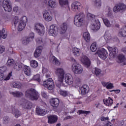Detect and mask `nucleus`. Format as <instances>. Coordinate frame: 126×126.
I'll return each mask as SVG.
<instances>
[{
	"label": "nucleus",
	"instance_id": "423d86ee",
	"mask_svg": "<svg viewBox=\"0 0 126 126\" xmlns=\"http://www.w3.org/2000/svg\"><path fill=\"white\" fill-rule=\"evenodd\" d=\"M71 69L75 74H81L83 71V68L80 64L74 63L72 65Z\"/></svg>",
	"mask_w": 126,
	"mask_h": 126
},
{
	"label": "nucleus",
	"instance_id": "37998d69",
	"mask_svg": "<svg viewBox=\"0 0 126 126\" xmlns=\"http://www.w3.org/2000/svg\"><path fill=\"white\" fill-rule=\"evenodd\" d=\"M30 63L32 67H33V68H36L38 67V62L36 61V60H32Z\"/></svg>",
	"mask_w": 126,
	"mask_h": 126
},
{
	"label": "nucleus",
	"instance_id": "4c0bfd02",
	"mask_svg": "<svg viewBox=\"0 0 126 126\" xmlns=\"http://www.w3.org/2000/svg\"><path fill=\"white\" fill-rule=\"evenodd\" d=\"M10 94L13 95L14 97H22L23 96V94L21 92H10Z\"/></svg>",
	"mask_w": 126,
	"mask_h": 126
},
{
	"label": "nucleus",
	"instance_id": "6e6d98bb",
	"mask_svg": "<svg viewBox=\"0 0 126 126\" xmlns=\"http://www.w3.org/2000/svg\"><path fill=\"white\" fill-rule=\"evenodd\" d=\"M94 72L96 75H99L100 73H101V69L98 68H95L94 69Z\"/></svg>",
	"mask_w": 126,
	"mask_h": 126
},
{
	"label": "nucleus",
	"instance_id": "de8ad7c7",
	"mask_svg": "<svg viewBox=\"0 0 126 126\" xmlns=\"http://www.w3.org/2000/svg\"><path fill=\"white\" fill-rule=\"evenodd\" d=\"M32 79V80H35L36 81H38V82H40V80H41V77L40 76V74H37L34 75Z\"/></svg>",
	"mask_w": 126,
	"mask_h": 126
},
{
	"label": "nucleus",
	"instance_id": "6ab92c4d",
	"mask_svg": "<svg viewBox=\"0 0 126 126\" xmlns=\"http://www.w3.org/2000/svg\"><path fill=\"white\" fill-rule=\"evenodd\" d=\"M12 76V73L10 72L6 76L4 75L3 73L0 74V81H7V80H9L10 79V77Z\"/></svg>",
	"mask_w": 126,
	"mask_h": 126
},
{
	"label": "nucleus",
	"instance_id": "a211bd4d",
	"mask_svg": "<svg viewBox=\"0 0 126 126\" xmlns=\"http://www.w3.org/2000/svg\"><path fill=\"white\" fill-rule=\"evenodd\" d=\"M101 18L103 21L104 25H105L106 27L110 28L113 27V26H114V24H115V22L114 21V20L110 21L107 18H104L103 17H101Z\"/></svg>",
	"mask_w": 126,
	"mask_h": 126
},
{
	"label": "nucleus",
	"instance_id": "4468645a",
	"mask_svg": "<svg viewBox=\"0 0 126 126\" xmlns=\"http://www.w3.org/2000/svg\"><path fill=\"white\" fill-rule=\"evenodd\" d=\"M65 83L68 85H71L73 84V77L72 74L66 73L64 76Z\"/></svg>",
	"mask_w": 126,
	"mask_h": 126
},
{
	"label": "nucleus",
	"instance_id": "ddd939ff",
	"mask_svg": "<svg viewBox=\"0 0 126 126\" xmlns=\"http://www.w3.org/2000/svg\"><path fill=\"white\" fill-rule=\"evenodd\" d=\"M43 19L46 21H52L53 17L52 16V12L49 10H45L42 12Z\"/></svg>",
	"mask_w": 126,
	"mask_h": 126
},
{
	"label": "nucleus",
	"instance_id": "c756f323",
	"mask_svg": "<svg viewBox=\"0 0 126 126\" xmlns=\"http://www.w3.org/2000/svg\"><path fill=\"white\" fill-rule=\"evenodd\" d=\"M7 37V31L5 29H3L1 32H0V43L1 42V38L5 39Z\"/></svg>",
	"mask_w": 126,
	"mask_h": 126
},
{
	"label": "nucleus",
	"instance_id": "603ef678",
	"mask_svg": "<svg viewBox=\"0 0 126 126\" xmlns=\"http://www.w3.org/2000/svg\"><path fill=\"white\" fill-rule=\"evenodd\" d=\"M9 122V118L7 116H5L3 118V123L6 125V124H8Z\"/></svg>",
	"mask_w": 126,
	"mask_h": 126
},
{
	"label": "nucleus",
	"instance_id": "c9c22d12",
	"mask_svg": "<svg viewBox=\"0 0 126 126\" xmlns=\"http://www.w3.org/2000/svg\"><path fill=\"white\" fill-rule=\"evenodd\" d=\"M118 63H124V64H126V59L125 56L123 55H121L118 56Z\"/></svg>",
	"mask_w": 126,
	"mask_h": 126
},
{
	"label": "nucleus",
	"instance_id": "f704fd0d",
	"mask_svg": "<svg viewBox=\"0 0 126 126\" xmlns=\"http://www.w3.org/2000/svg\"><path fill=\"white\" fill-rule=\"evenodd\" d=\"M119 36L120 37H126V26L119 31Z\"/></svg>",
	"mask_w": 126,
	"mask_h": 126
},
{
	"label": "nucleus",
	"instance_id": "0e129e2a",
	"mask_svg": "<svg viewBox=\"0 0 126 126\" xmlns=\"http://www.w3.org/2000/svg\"><path fill=\"white\" fill-rule=\"evenodd\" d=\"M19 9H20V8H19L18 6H15L13 8L14 11H16V12H17V11H18Z\"/></svg>",
	"mask_w": 126,
	"mask_h": 126
},
{
	"label": "nucleus",
	"instance_id": "052dcab7",
	"mask_svg": "<svg viewBox=\"0 0 126 126\" xmlns=\"http://www.w3.org/2000/svg\"><path fill=\"white\" fill-rule=\"evenodd\" d=\"M6 71V67H0V72H5Z\"/></svg>",
	"mask_w": 126,
	"mask_h": 126
},
{
	"label": "nucleus",
	"instance_id": "e2e57ef3",
	"mask_svg": "<svg viewBox=\"0 0 126 126\" xmlns=\"http://www.w3.org/2000/svg\"><path fill=\"white\" fill-rule=\"evenodd\" d=\"M108 10L109 12L107 14H106V16L107 17H109V16H111V15H112V12L111 11H112V9H111V8H108Z\"/></svg>",
	"mask_w": 126,
	"mask_h": 126
},
{
	"label": "nucleus",
	"instance_id": "2eb2a0df",
	"mask_svg": "<svg viewBox=\"0 0 126 126\" xmlns=\"http://www.w3.org/2000/svg\"><path fill=\"white\" fill-rule=\"evenodd\" d=\"M80 61L83 64L86 65V66H90V64L91 63L90 62V60L87 58V57L85 55H83L81 57Z\"/></svg>",
	"mask_w": 126,
	"mask_h": 126
},
{
	"label": "nucleus",
	"instance_id": "f3484780",
	"mask_svg": "<svg viewBox=\"0 0 126 126\" xmlns=\"http://www.w3.org/2000/svg\"><path fill=\"white\" fill-rule=\"evenodd\" d=\"M107 49L110 53L109 55L110 58H111V59L115 58L116 57V55H117V51H118V48H117V47H112L108 46L107 47Z\"/></svg>",
	"mask_w": 126,
	"mask_h": 126
},
{
	"label": "nucleus",
	"instance_id": "412c9836",
	"mask_svg": "<svg viewBox=\"0 0 126 126\" xmlns=\"http://www.w3.org/2000/svg\"><path fill=\"white\" fill-rule=\"evenodd\" d=\"M12 114L15 118H19L22 115L20 111L17 109L15 106L12 107Z\"/></svg>",
	"mask_w": 126,
	"mask_h": 126
},
{
	"label": "nucleus",
	"instance_id": "1a4fd4ad",
	"mask_svg": "<svg viewBox=\"0 0 126 126\" xmlns=\"http://www.w3.org/2000/svg\"><path fill=\"white\" fill-rule=\"evenodd\" d=\"M43 86L47 88L48 90H53V88H55V84L53 81L52 78H49L43 82Z\"/></svg>",
	"mask_w": 126,
	"mask_h": 126
},
{
	"label": "nucleus",
	"instance_id": "cd10ccee",
	"mask_svg": "<svg viewBox=\"0 0 126 126\" xmlns=\"http://www.w3.org/2000/svg\"><path fill=\"white\" fill-rule=\"evenodd\" d=\"M23 71L26 75H27L28 76H30V75H31L32 70L30 66H25L23 68Z\"/></svg>",
	"mask_w": 126,
	"mask_h": 126
},
{
	"label": "nucleus",
	"instance_id": "e433bc0d",
	"mask_svg": "<svg viewBox=\"0 0 126 126\" xmlns=\"http://www.w3.org/2000/svg\"><path fill=\"white\" fill-rule=\"evenodd\" d=\"M11 86L13 88H21L22 87V84L19 82H14L11 84Z\"/></svg>",
	"mask_w": 126,
	"mask_h": 126
},
{
	"label": "nucleus",
	"instance_id": "bf43d9fd",
	"mask_svg": "<svg viewBox=\"0 0 126 126\" xmlns=\"http://www.w3.org/2000/svg\"><path fill=\"white\" fill-rule=\"evenodd\" d=\"M41 96L43 98H48V94L45 92H41Z\"/></svg>",
	"mask_w": 126,
	"mask_h": 126
},
{
	"label": "nucleus",
	"instance_id": "f257e3e1",
	"mask_svg": "<svg viewBox=\"0 0 126 126\" xmlns=\"http://www.w3.org/2000/svg\"><path fill=\"white\" fill-rule=\"evenodd\" d=\"M96 16L93 14L88 13L87 14V19L88 20L91 21V25L90 26L91 29L93 31H98L101 27V23L99 19H95Z\"/></svg>",
	"mask_w": 126,
	"mask_h": 126
},
{
	"label": "nucleus",
	"instance_id": "4be33fe9",
	"mask_svg": "<svg viewBox=\"0 0 126 126\" xmlns=\"http://www.w3.org/2000/svg\"><path fill=\"white\" fill-rule=\"evenodd\" d=\"M21 105L25 109H29L32 106L31 103L25 99H22L21 100Z\"/></svg>",
	"mask_w": 126,
	"mask_h": 126
},
{
	"label": "nucleus",
	"instance_id": "9d476101",
	"mask_svg": "<svg viewBox=\"0 0 126 126\" xmlns=\"http://www.w3.org/2000/svg\"><path fill=\"white\" fill-rule=\"evenodd\" d=\"M2 6L3 7L5 11L10 12L11 10H12V6L9 0H3Z\"/></svg>",
	"mask_w": 126,
	"mask_h": 126
},
{
	"label": "nucleus",
	"instance_id": "aec40b11",
	"mask_svg": "<svg viewBox=\"0 0 126 126\" xmlns=\"http://www.w3.org/2000/svg\"><path fill=\"white\" fill-rule=\"evenodd\" d=\"M50 104L54 109H57L60 104V100L58 98H52L50 101Z\"/></svg>",
	"mask_w": 126,
	"mask_h": 126
},
{
	"label": "nucleus",
	"instance_id": "f03ea898",
	"mask_svg": "<svg viewBox=\"0 0 126 126\" xmlns=\"http://www.w3.org/2000/svg\"><path fill=\"white\" fill-rule=\"evenodd\" d=\"M28 19L26 16H23L19 19V16H15L13 19L14 25L18 31H22L26 27Z\"/></svg>",
	"mask_w": 126,
	"mask_h": 126
},
{
	"label": "nucleus",
	"instance_id": "5fc2aeb1",
	"mask_svg": "<svg viewBox=\"0 0 126 126\" xmlns=\"http://www.w3.org/2000/svg\"><path fill=\"white\" fill-rule=\"evenodd\" d=\"M60 95L63 96V97H65V96L67 95V92L66 91L60 90Z\"/></svg>",
	"mask_w": 126,
	"mask_h": 126
},
{
	"label": "nucleus",
	"instance_id": "338daca9",
	"mask_svg": "<svg viewBox=\"0 0 126 126\" xmlns=\"http://www.w3.org/2000/svg\"><path fill=\"white\" fill-rule=\"evenodd\" d=\"M26 60V57L24 55H21V60L22 62H24Z\"/></svg>",
	"mask_w": 126,
	"mask_h": 126
},
{
	"label": "nucleus",
	"instance_id": "a19ab883",
	"mask_svg": "<svg viewBox=\"0 0 126 126\" xmlns=\"http://www.w3.org/2000/svg\"><path fill=\"white\" fill-rule=\"evenodd\" d=\"M83 36L84 40H85L86 42H89V41H90V34H89V32H84Z\"/></svg>",
	"mask_w": 126,
	"mask_h": 126
},
{
	"label": "nucleus",
	"instance_id": "5701e85b",
	"mask_svg": "<svg viewBox=\"0 0 126 126\" xmlns=\"http://www.w3.org/2000/svg\"><path fill=\"white\" fill-rule=\"evenodd\" d=\"M49 124H55L58 121V116L55 115H50L48 117Z\"/></svg>",
	"mask_w": 126,
	"mask_h": 126
},
{
	"label": "nucleus",
	"instance_id": "6e6552de",
	"mask_svg": "<svg viewBox=\"0 0 126 126\" xmlns=\"http://www.w3.org/2000/svg\"><path fill=\"white\" fill-rule=\"evenodd\" d=\"M96 54L101 60H106L108 58V56H109L108 52L104 48L98 49L96 52Z\"/></svg>",
	"mask_w": 126,
	"mask_h": 126
},
{
	"label": "nucleus",
	"instance_id": "a18cd8bd",
	"mask_svg": "<svg viewBox=\"0 0 126 126\" xmlns=\"http://www.w3.org/2000/svg\"><path fill=\"white\" fill-rule=\"evenodd\" d=\"M94 6L97 8H100L102 5V2H101V0H95L94 1Z\"/></svg>",
	"mask_w": 126,
	"mask_h": 126
},
{
	"label": "nucleus",
	"instance_id": "49530a36",
	"mask_svg": "<svg viewBox=\"0 0 126 126\" xmlns=\"http://www.w3.org/2000/svg\"><path fill=\"white\" fill-rule=\"evenodd\" d=\"M31 41L28 38V37H25L23 38L22 40V43L24 45H27V44H29Z\"/></svg>",
	"mask_w": 126,
	"mask_h": 126
},
{
	"label": "nucleus",
	"instance_id": "dca6fc26",
	"mask_svg": "<svg viewBox=\"0 0 126 126\" xmlns=\"http://www.w3.org/2000/svg\"><path fill=\"white\" fill-rule=\"evenodd\" d=\"M80 6H81V4L79 2L75 1L72 3L71 8L73 11L78 12L80 9Z\"/></svg>",
	"mask_w": 126,
	"mask_h": 126
},
{
	"label": "nucleus",
	"instance_id": "09e8293b",
	"mask_svg": "<svg viewBox=\"0 0 126 126\" xmlns=\"http://www.w3.org/2000/svg\"><path fill=\"white\" fill-rule=\"evenodd\" d=\"M14 64V61L13 59H9L7 62V66H12Z\"/></svg>",
	"mask_w": 126,
	"mask_h": 126
},
{
	"label": "nucleus",
	"instance_id": "69168bd1",
	"mask_svg": "<svg viewBox=\"0 0 126 126\" xmlns=\"http://www.w3.org/2000/svg\"><path fill=\"white\" fill-rule=\"evenodd\" d=\"M96 97H97V95L94 94H91L90 96V98L92 99V100H94Z\"/></svg>",
	"mask_w": 126,
	"mask_h": 126
},
{
	"label": "nucleus",
	"instance_id": "20e7f679",
	"mask_svg": "<svg viewBox=\"0 0 126 126\" xmlns=\"http://www.w3.org/2000/svg\"><path fill=\"white\" fill-rule=\"evenodd\" d=\"M84 22V14L80 13L75 15L74 20V25L77 27H81Z\"/></svg>",
	"mask_w": 126,
	"mask_h": 126
},
{
	"label": "nucleus",
	"instance_id": "774afa93",
	"mask_svg": "<svg viewBox=\"0 0 126 126\" xmlns=\"http://www.w3.org/2000/svg\"><path fill=\"white\" fill-rule=\"evenodd\" d=\"M104 126H114V125H113V124H112V123L111 122H108L107 123H106Z\"/></svg>",
	"mask_w": 126,
	"mask_h": 126
},
{
	"label": "nucleus",
	"instance_id": "13d9d810",
	"mask_svg": "<svg viewBox=\"0 0 126 126\" xmlns=\"http://www.w3.org/2000/svg\"><path fill=\"white\" fill-rule=\"evenodd\" d=\"M5 51V47L3 46H0V54H2Z\"/></svg>",
	"mask_w": 126,
	"mask_h": 126
},
{
	"label": "nucleus",
	"instance_id": "b1692460",
	"mask_svg": "<svg viewBox=\"0 0 126 126\" xmlns=\"http://www.w3.org/2000/svg\"><path fill=\"white\" fill-rule=\"evenodd\" d=\"M42 50H43V46H40L37 47L34 53V57L35 58H39L41 56L42 53Z\"/></svg>",
	"mask_w": 126,
	"mask_h": 126
},
{
	"label": "nucleus",
	"instance_id": "bb28decb",
	"mask_svg": "<svg viewBox=\"0 0 126 126\" xmlns=\"http://www.w3.org/2000/svg\"><path fill=\"white\" fill-rule=\"evenodd\" d=\"M72 52L73 53V56H74V57L76 58L79 57L81 54V51L80 50V49L77 48L76 47L73 48L72 49Z\"/></svg>",
	"mask_w": 126,
	"mask_h": 126
},
{
	"label": "nucleus",
	"instance_id": "a878e982",
	"mask_svg": "<svg viewBox=\"0 0 126 126\" xmlns=\"http://www.w3.org/2000/svg\"><path fill=\"white\" fill-rule=\"evenodd\" d=\"M89 92V86L87 85H84L81 88V93L82 95H85Z\"/></svg>",
	"mask_w": 126,
	"mask_h": 126
},
{
	"label": "nucleus",
	"instance_id": "c85d7f7f",
	"mask_svg": "<svg viewBox=\"0 0 126 126\" xmlns=\"http://www.w3.org/2000/svg\"><path fill=\"white\" fill-rule=\"evenodd\" d=\"M101 84L102 85H103L104 87H106L107 89H113V88H114V84L110 82H102Z\"/></svg>",
	"mask_w": 126,
	"mask_h": 126
},
{
	"label": "nucleus",
	"instance_id": "4d7b16f0",
	"mask_svg": "<svg viewBox=\"0 0 126 126\" xmlns=\"http://www.w3.org/2000/svg\"><path fill=\"white\" fill-rule=\"evenodd\" d=\"M34 33L31 32L30 34L29 37H28V38L29 39L30 41H32V40L34 39Z\"/></svg>",
	"mask_w": 126,
	"mask_h": 126
},
{
	"label": "nucleus",
	"instance_id": "473e14b6",
	"mask_svg": "<svg viewBox=\"0 0 126 126\" xmlns=\"http://www.w3.org/2000/svg\"><path fill=\"white\" fill-rule=\"evenodd\" d=\"M48 4L51 8H56L58 6V2L56 0H50L48 2Z\"/></svg>",
	"mask_w": 126,
	"mask_h": 126
},
{
	"label": "nucleus",
	"instance_id": "ea45409f",
	"mask_svg": "<svg viewBox=\"0 0 126 126\" xmlns=\"http://www.w3.org/2000/svg\"><path fill=\"white\" fill-rule=\"evenodd\" d=\"M104 39L106 43H111L112 42V36L110 34L106 33L104 35Z\"/></svg>",
	"mask_w": 126,
	"mask_h": 126
},
{
	"label": "nucleus",
	"instance_id": "3c124183",
	"mask_svg": "<svg viewBox=\"0 0 126 126\" xmlns=\"http://www.w3.org/2000/svg\"><path fill=\"white\" fill-rule=\"evenodd\" d=\"M14 68L16 69V70H20L22 68L21 65L19 63H16L14 65Z\"/></svg>",
	"mask_w": 126,
	"mask_h": 126
},
{
	"label": "nucleus",
	"instance_id": "393cba45",
	"mask_svg": "<svg viewBox=\"0 0 126 126\" xmlns=\"http://www.w3.org/2000/svg\"><path fill=\"white\" fill-rule=\"evenodd\" d=\"M104 104L107 107H111L113 105V99L108 97L107 98H104L103 99Z\"/></svg>",
	"mask_w": 126,
	"mask_h": 126
},
{
	"label": "nucleus",
	"instance_id": "79ce46f5",
	"mask_svg": "<svg viewBox=\"0 0 126 126\" xmlns=\"http://www.w3.org/2000/svg\"><path fill=\"white\" fill-rule=\"evenodd\" d=\"M97 48L98 46H97V43L94 42L91 45L90 50L91 52H96V51H97Z\"/></svg>",
	"mask_w": 126,
	"mask_h": 126
},
{
	"label": "nucleus",
	"instance_id": "8fccbe9b",
	"mask_svg": "<svg viewBox=\"0 0 126 126\" xmlns=\"http://www.w3.org/2000/svg\"><path fill=\"white\" fill-rule=\"evenodd\" d=\"M36 43L41 44H45V40L42 38H38L36 39Z\"/></svg>",
	"mask_w": 126,
	"mask_h": 126
},
{
	"label": "nucleus",
	"instance_id": "864d4df0",
	"mask_svg": "<svg viewBox=\"0 0 126 126\" xmlns=\"http://www.w3.org/2000/svg\"><path fill=\"white\" fill-rule=\"evenodd\" d=\"M78 115H81V114H85L86 115H88L89 114H90V111H84L83 110H79L78 111Z\"/></svg>",
	"mask_w": 126,
	"mask_h": 126
},
{
	"label": "nucleus",
	"instance_id": "72a5a7b5",
	"mask_svg": "<svg viewBox=\"0 0 126 126\" xmlns=\"http://www.w3.org/2000/svg\"><path fill=\"white\" fill-rule=\"evenodd\" d=\"M36 113L37 115H39V116H44L47 114V111L40 107H37L36 108Z\"/></svg>",
	"mask_w": 126,
	"mask_h": 126
},
{
	"label": "nucleus",
	"instance_id": "7c9ffc66",
	"mask_svg": "<svg viewBox=\"0 0 126 126\" xmlns=\"http://www.w3.org/2000/svg\"><path fill=\"white\" fill-rule=\"evenodd\" d=\"M67 29V25L66 23H63L61 27L60 30H59L60 34H64Z\"/></svg>",
	"mask_w": 126,
	"mask_h": 126
},
{
	"label": "nucleus",
	"instance_id": "0eeeda50",
	"mask_svg": "<svg viewBox=\"0 0 126 126\" xmlns=\"http://www.w3.org/2000/svg\"><path fill=\"white\" fill-rule=\"evenodd\" d=\"M34 30L40 36H43L45 34V27L39 23H36L34 25Z\"/></svg>",
	"mask_w": 126,
	"mask_h": 126
},
{
	"label": "nucleus",
	"instance_id": "f8f14e48",
	"mask_svg": "<svg viewBox=\"0 0 126 126\" xmlns=\"http://www.w3.org/2000/svg\"><path fill=\"white\" fill-rule=\"evenodd\" d=\"M126 5L123 3H119L116 4L113 8L114 12H119V11H123V10H126Z\"/></svg>",
	"mask_w": 126,
	"mask_h": 126
},
{
	"label": "nucleus",
	"instance_id": "c03bdc74",
	"mask_svg": "<svg viewBox=\"0 0 126 126\" xmlns=\"http://www.w3.org/2000/svg\"><path fill=\"white\" fill-rule=\"evenodd\" d=\"M42 72L43 74H45L46 77H50V74H51V73L50 71H49L48 69L45 67H43Z\"/></svg>",
	"mask_w": 126,
	"mask_h": 126
},
{
	"label": "nucleus",
	"instance_id": "39448f33",
	"mask_svg": "<svg viewBox=\"0 0 126 126\" xmlns=\"http://www.w3.org/2000/svg\"><path fill=\"white\" fill-rule=\"evenodd\" d=\"M26 97L29 98L31 100H37L39 97V94L35 90L31 89L26 92Z\"/></svg>",
	"mask_w": 126,
	"mask_h": 126
},
{
	"label": "nucleus",
	"instance_id": "58836bf2",
	"mask_svg": "<svg viewBox=\"0 0 126 126\" xmlns=\"http://www.w3.org/2000/svg\"><path fill=\"white\" fill-rule=\"evenodd\" d=\"M59 4L61 7H65L68 4V0H59Z\"/></svg>",
	"mask_w": 126,
	"mask_h": 126
},
{
	"label": "nucleus",
	"instance_id": "7ed1b4c3",
	"mask_svg": "<svg viewBox=\"0 0 126 126\" xmlns=\"http://www.w3.org/2000/svg\"><path fill=\"white\" fill-rule=\"evenodd\" d=\"M55 74L58 76V80L61 86H64L63 85V79H64V70L63 68H57L55 69Z\"/></svg>",
	"mask_w": 126,
	"mask_h": 126
},
{
	"label": "nucleus",
	"instance_id": "2f4dec72",
	"mask_svg": "<svg viewBox=\"0 0 126 126\" xmlns=\"http://www.w3.org/2000/svg\"><path fill=\"white\" fill-rule=\"evenodd\" d=\"M50 62L54 64H56V65H61V62L55 56L51 57Z\"/></svg>",
	"mask_w": 126,
	"mask_h": 126
},
{
	"label": "nucleus",
	"instance_id": "9b49d317",
	"mask_svg": "<svg viewBox=\"0 0 126 126\" xmlns=\"http://www.w3.org/2000/svg\"><path fill=\"white\" fill-rule=\"evenodd\" d=\"M58 31L57 26L55 25H52L49 29L48 34L50 36H53L56 37L58 35Z\"/></svg>",
	"mask_w": 126,
	"mask_h": 126
},
{
	"label": "nucleus",
	"instance_id": "680f3d73",
	"mask_svg": "<svg viewBox=\"0 0 126 126\" xmlns=\"http://www.w3.org/2000/svg\"><path fill=\"white\" fill-rule=\"evenodd\" d=\"M101 121H102V122H108V121H109V118L108 117H102L100 118Z\"/></svg>",
	"mask_w": 126,
	"mask_h": 126
}]
</instances>
